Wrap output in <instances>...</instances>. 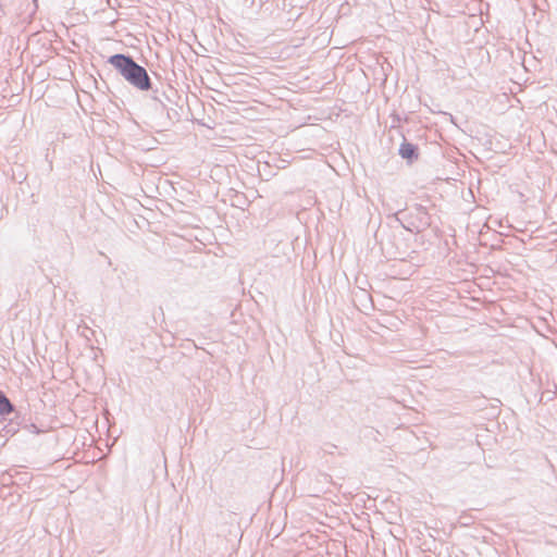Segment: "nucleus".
<instances>
[{"label": "nucleus", "mask_w": 557, "mask_h": 557, "mask_svg": "<svg viewBox=\"0 0 557 557\" xmlns=\"http://www.w3.org/2000/svg\"><path fill=\"white\" fill-rule=\"evenodd\" d=\"M116 72L134 88L140 91L152 90V82L147 70L129 54L115 53L108 59Z\"/></svg>", "instance_id": "f257e3e1"}, {"label": "nucleus", "mask_w": 557, "mask_h": 557, "mask_svg": "<svg viewBox=\"0 0 557 557\" xmlns=\"http://www.w3.org/2000/svg\"><path fill=\"white\" fill-rule=\"evenodd\" d=\"M398 153L407 163L412 164L419 159V147L404 139L399 146Z\"/></svg>", "instance_id": "f03ea898"}, {"label": "nucleus", "mask_w": 557, "mask_h": 557, "mask_svg": "<svg viewBox=\"0 0 557 557\" xmlns=\"http://www.w3.org/2000/svg\"><path fill=\"white\" fill-rule=\"evenodd\" d=\"M18 416L15 406L11 403V400L7 397V395L0 391V416L5 420V418L10 414Z\"/></svg>", "instance_id": "7ed1b4c3"}, {"label": "nucleus", "mask_w": 557, "mask_h": 557, "mask_svg": "<svg viewBox=\"0 0 557 557\" xmlns=\"http://www.w3.org/2000/svg\"><path fill=\"white\" fill-rule=\"evenodd\" d=\"M416 211H417V219L419 221V225L417 226V232H419L420 227H422V228L429 227L431 225V220H430V215H429L426 208L423 207L422 205H417Z\"/></svg>", "instance_id": "20e7f679"}, {"label": "nucleus", "mask_w": 557, "mask_h": 557, "mask_svg": "<svg viewBox=\"0 0 557 557\" xmlns=\"http://www.w3.org/2000/svg\"><path fill=\"white\" fill-rule=\"evenodd\" d=\"M164 99L169 100V97L164 92L159 94L157 89L153 90L152 100L158 102L163 109H165Z\"/></svg>", "instance_id": "39448f33"}, {"label": "nucleus", "mask_w": 557, "mask_h": 557, "mask_svg": "<svg viewBox=\"0 0 557 557\" xmlns=\"http://www.w3.org/2000/svg\"><path fill=\"white\" fill-rule=\"evenodd\" d=\"M18 428L17 424L13 422V419L9 420V423L4 424L2 428V431L5 434H15L17 432Z\"/></svg>", "instance_id": "423d86ee"}, {"label": "nucleus", "mask_w": 557, "mask_h": 557, "mask_svg": "<svg viewBox=\"0 0 557 557\" xmlns=\"http://www.w3.org/2000/svg\"><path fill=\"white\" fill-rule=\"evenodd\" d=\"M387 253H388L393 259L405 260V258H406V252H405V251H400L398 248H396L395 250H388V249H387Z\"/></svg>", "instance_id": "0eeeda50"}, {"label": "nucleus", "mask_w": 557, "mask_h": 557, "mask_svg": "<svg viewBox=\"0 0 557 557\" xmlns=\"http://www.w3.org/2000/svg\"><path fill=\"white\" fill-rule=\"evenodd\" d=\"M400 212L401 211H398V212L395 213L396 220L399 221V222H400V220H399L398 215H399Z\"/></svg>", "instance_id": "6e6552de"}, {"label": "nucleus", "mask_w": 557, "mask_h": 557, "mask_svg": "<svg viewBox=\"0 0 557 557\" xmlns=\"http://www.w3.org/2000/svg\"><path fill=\"white\" fill-rule=\"evenodd\" d=\"M401 225H403V227H404V228H406L407 231H411V232H412V230H411L410 227L405 226L403 223H401Z\"/></svg>", "instance_id": "1a4fd4ad"}, {"label": "nucleus", "mask_w": 557, "mask_h": 557, "mask_svg": "<svg viewBox=\"0 0 557 557\" xmlns=\"http://www.w3.org/2000/svg\"><path fill=\"white\" fill-rule=\"evenodd\" d=\"M37 1H38V0H33V2H34V4H35V7H36V8L38 7Z\"/></svg>", "instance_id": "9d476101"}]
</instances>
